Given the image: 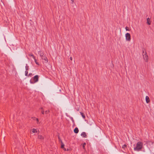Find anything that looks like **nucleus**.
Returning a JSON list of instances; mask_svg holds the SVG:
<instances>
[{"mask_svg": "<svg viewBox=\"0 0 154 154\" xmlns=\"http://www.w3.org/2000/svg\"><path fill=\"white\" fill-rule=\"evenodd\" d=\"M40 56L41 57V58L42 60H45V63H47L48 62V59L47 57H45L44 53L40 55Z\"/></svg>", "mask_w": 154, "mask_h": 154, "instance_id": "obj_5", "label": "nucleus"}, {"mask_svg": "<svg viewBox=\"0 0 154 154\" xmlns=\"http://www.w3.org/2000/svg\"><path fill=\"white\" fill-rule=\"evenodd\" d=\"M41 112L42 114H44V111L43 110H42L41 111Z\"/></svg>", "mask_w": 154, "mask_h": 154, "instance_id": "obj_24", "label": "nucleus"}, {"mask_svg": "<svg viewBox=\"0 0 154 154\" xmlns=\"http://www.w3.org/2000/svg\"><path fill=\"white\" fill-rule=\"evenodd\" d=\"M74 0H71V1H72V4H73V3Z\"/></svg>", "mask_w": 154, "mask_h": 154, "instance_id": "obj_26", "label": "nucleus"}, {"mask_svg": "<svg viewBox=\"0 0 154 154\" xmlns=\"http://www.w3.org/2000/svg\"><path fill=\"white\" fill-rule=\"evenodd\" d=\"M81 136L85 137H87V135L86 134L85 132H83L82 133V134H81Z\"/></svg>", "mask_w": 154, "mask_h": 154, "instance_id": "obj_8", "label": "nucleus"}, {"mask_svg": "<svg viewBox=\"0 0 154 154\" xmlns=\"http://www.w3.org/2000/svg\"><path fill=\"white\" fill-rule=\"evenodd\" d=\"M38 53L40 55H41L42 54H43V53L41 51H38Z\"/></svg>", "mask_w": 154, "mask_h": 154, "instance_id": "obj_19", "label": "nucleus"}, {"mask_svg": "<svg viewBox=\"0 0 154 154\" xmlns=\"http://www.w3.org/2000/svg\"><path fill=\"white\" fill-rule=\"evenodd\" d=\"M32 75V73H30L29 74V75H28V76H29V75H30V76L31 75Z\"/></svg>", "mask_w": 154, "mask_h": 154, "instance_id": "obj_28", "label": "nucleus"}, {"mask_svg": "<svg viewBox=\"0 0 154 154\" xmlns=\"http://www.w3.org/2000/svg\"><path fill=\"white\" fill-rule=\"evenodd\" d=\"M80 113L81 114V115H82V117L84 119H85V115L84 114V113L82 112H80Z\"/></svg>", "mask_w": 154, "mask_h": 154, "instance_id": "obj_12", "label": "nucleus"}, {"mask_svg": "<svg viewBox=\"0 0 154 154\" xmlns=\"http://www.w3.org/2000/svg\"><path fill=\"white\" fill-rule=\"evenodd\" d=\"M34 120H35L36 121H37V123H38V122H39V120H38V119L34 117Z\"/></svg>", "mask_w": 154, "mask_h": 154, "instance_id": "obj_20", "label": "nucleus"}, {"mask_svg": "<svg viewBox=\"0 0 154 154\" xmlns=\"http://www.w3.org/2000/svg\"><path fill=\"white\" fill-rule=\"evenodd\" d=\"M146 103H148L150 102V100L148 96H147L146 97Z\"/></svg>", "mask_w": 154, "mask_h": 154, "instance_id": "obj_7", "label": "nucleus"}, {"mask_svg": "<svg viewBox=\"0 0 154 154\" xmlns=\"http://www.w3.org/2000/svg\"><path fill=\"white\" fill-rule=\"evenodd\" d=\"M40 109H42V110H43V107H42L40 108Z\"/></svg>", "mask_w": 154, "mask_h": 154, "instance_id": "obj_29", "label": "nucleus"}, {"mask_svg": "<svg viewBox=\"0 0 154 154\" xmlns=\"http://www.w3.org/2000/svg\"><path fill=\"white\" fill-rule=\"evenodd\" d=\"M79 129L77 127L75 128L74 130V133L76 134L78 133L79 132Z\"/></svg>", "mask_w": 154, "mask_h": 154, "instance_id": "obj_9", "label": "nucleus"}, {"mask_svg": "<svg viewBox=\"0 0 154 154\" xmlns=\"http://www.w3.org/2000/svg\"><path fill=\"white\" fill-rule=\"evenodd\" d=\"M32 132L33 133H37V130L36 129H35L33 128V129H32Z\"/></svg>", "mask_w": 154, "mask_h": 154, "instance_id": "obj_15", "label": "nucleus"}, {"mask_svg": "<svg viewBox=\"0 0 154 154\" xmlns=\"http://www.w3.org/2000/svg\"><path fill=\"white\" fill-rule=\"evenodd\" d=\"M29 66H27V64H26V71H28L29 70Z\"/></svg>", "mask_w": 154, "mask_h": 154, "instance_id": "obj_17", "label": "nucleus"}, {"mask_svg": "<svg viewBox=\"0 0 154 154\" xmlns=\"http://www.w3.org/2000/svg\"><path fill=\"white\" fill-rule=\"evenodd\" d=\"M61 148L62 149H63V150H64L66 151V149L64 147V144L63 143L61 140Z\"/></svg>", "mask_w": 154, "mask_h": 154, "instance_id": "obj_6", "label": "nucleus"}, {"mask_svg": "<svg viewBox=\"0 0 154 154\" xmlns=\"http://www.w3.org/2000/svg\"><path fill=\"white\" fill-rule=\"evenodd\" d=\"M85 145H86L85 143H84L83 144L82 147H83V148L84 149H85Z\"/></svg>", "mask_w": 154, "mask_h": 154, "instance_id": "obj_16", "label": "nucleus"}, {"mask_svg": "<svg viewBox=\"0 0 154 154\" xmlns=\"http://www.w3.org/2000/svg\"><path fill=\"white\" fill-rule=\"evenodd\" d=\"M58 139H59V140L60 141H61V139L60 138V137H59V136H58Z\"/></svg>", "mask_w": 154, "mask_h": 154, "instance_id": "obj_25", "label": "nucleus"}, {"mask_svg": "<svg viewBox=\"0 0 154 154\" xmlns=\"http://www.w3.org/2000/svg\"><path fill=\"white\" fill-rule=\"evenodd\" d=\"M50 111L49 110H46L45 112V113L46 114H48L49 112Z\"/></svg>", "mask_w": 154, "mask_h": 154, "instance_id": "obj_21", "label": "nucleus"}, {"mask_svg": "<svg viewBox=\"0 0 154 154\" xmlns=\"http://www.w3.org/2000/svg\"><path fill=\"white\" fill-rule=\"evenodd\" d=\"M33 81L30 80V82L32 84H33L38 82V76L37 75H35L33 78Z\"/></svg>", "mask_w": 154, "mask_h": 154, "instance_id": "obj_3", "label": "nucleus"}, {"mask_svg": "<svg viewBox=\"0 0 154 154\" xmlns=\"http://www.w3.org/2000/svg\"><path fill=\"white\" fill-rule=\"evenodd\" d=\"M143 146V143L138 142L136 144V146L134 148V151H139L141 150Z\"/></svg>", "mask_w": 154, "mask_h": 154, "instance_id": "obj_1", "label": "nucleus"}, {"mask_svg": "<svg viewBox=\"0 0 154 154\" xmlns=\"http://www.w3.org/2000/svg\"><path fill=\"white\" fill-rule=\"evenodd\" d=\"M28 72L27 71H25V75L26 76H28Z\"/></svg>", "mask_w": 154, "mask_h": 154, "instance_id": "obj_22", "label": "nucleus"}, {"mask_svg": "<svg viewBox=\"0 0 154 154\" xmlns=\"http://www.w3.org/2000/svg\"><path fill=\"white\" fill-rule=\"evenodd\" d=\"M38 138L41 140H43L44 138L43 136L41 135H38Z\"/></svg>", "mask_w": 154, "mask_h": 154, "instance_id": "obj_11", "label": "nucleus"}, {"mask_svg": "<svg viewBox=\"0 0 154 154\" xmlns=\"http://www.w3.org/2000/svg\"><path fill=\"white\" fill-rule=\"evenodd\" d=\"M127 146L126 145V144H124V145H123L122 146V148L123 149H125V148H127Z\"/></svg>", "mask_w": 154, "mask_h": 154, "instance_id": "obj_18", "label": "nucleus"}, {"mask_svg": "<svg viewBox=\"0 0 154 154\" xmlns=\"http://www.w3.org/2000/svg\"><path fill=\"white\" fill-rule=\"evenodd\" d=\"M125 29L126 31H129L130 30L127 27H126Z\"/></svg>", "mask_w": 154, "mask_h": 154, "instance_id": "obj_23", "label": "nucleus"}, {"mask_svg": "<svg viewBox=\"0 0 154 154\" xmlns=\"http://www.w3.org/2000/svg\"><path fill=\"white\" fill-rule=\"evenodd\" d=\"M143 56L145 62H147L148 61V56L146 51L144 50H143Z\"/></svg>", "mask_w": 154, "mask_h": 154, "instance_id": "obj_2", "label": "nucleus"}, {"mask_svg": "<svg viewBox=\"0 0 154 154\" xmlns=\"http://www.w3.org/2000/svg\"><path fill=\"white\" fill-rule=\"evenodd\" d=\"M147 23L149 25L151 24V21L150 19L149 18H148L147 20Z\"/></svg>", "mask_w": 154, "mask_h": 154, "instance_id": "obj_10", "label": "nucleus"}, {"mask_svg": "<svg viewBox=\"0 0 154 154\" xmlns=\"http://www.w3.org/2000/svg\"><path fill=\"white\" fill-rule=\"evenodd\" d=\"M125 39L127 41L130 42L131 40L130 34L129 33H127L125 35Z\"/></svg>", "mask_w": 154, "mask_h": 154, "instance_id": "obj_4", "label": "nucleus"}, {"mask_svg": "<svg viewBox=\"0 0 154 154\" xmlns=\"http://www.w3.org/2000/svg\"><path fill=\"white\" fill-rule=\"evenodd\" d=\"M29 56L30 57H32L33 59L35 58V57L34 56V55L32 54H29Z\"/></svg>", "mask_w": 154, "mask_h": 154, "instance_id": "obj_13", "label": "nucleus"}, {"mask_svg": "<svg viewBox=\"0 0 154 154\" xmlns=\"http://www.w3.org/2000/svg\"><path fill=\"white\" fill-rule=\"evenodd\" d=\"M34 60L35 62V63L37 65H39V63L37 61V60H36V59H35V58H34Z\"/></svg>", "mask_w": 154, "mask_h": 154, "instance_id": "obj_14", "label": "nucleus"}, {"mask_svg": "<svg viewBox=\"0 0 154 154\" xmlns=\"http://www.w3.org/2000/svg\"><path fill=\"white\" fill-rule=\"evenodd\" d=\"M72 57H70V60H72Z\"/></svg>", "mask_w": 154, "mask_h": 154, "instance_id": "obj_27", "label": "nucleus"}]
</instances>
